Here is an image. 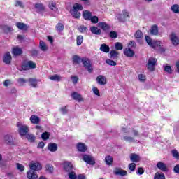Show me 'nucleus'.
Wrapping results in <instances>:
<instances>
[{"instance_id":"nucleus-1","label":"nucleus","mask_w":179,"mask_h":179,"mask_svg":"<svg viewBox=\"0 0 179 179\" xmlns=\"http://www.w3.org/2000/svg\"><path fill=\"white\" fill-rule=\"evenodd\" d=\"M131 136H124L122 138V141H124L125 142H128V143H135L136 141L134 136H139V131L136 129H132L130 132Z\"/></svg>"},{"instance_id":"nucleus-2","label":"nucleus","mask_w":179,"mask_h":179,"mask_svg":"<svg viewBox=\"0 0 179 179\" xmlns=\"http://www.w3.org/2000/svg\"><path fill=\"white\" fill-rule=\"evenodd\" d=\"M17 127L18 128V134H20V136H25L30 131L29 126L22 122H17Z\"/></svg>"},{"instance_id":"nucleus-3","label":"nucleus","mask_w":179,"mask_h":179,"mask_svg":"<svg viewBox=\"0 0 179 179\" xmlns=\"http://www.w3.org/2000/svg\"><path fill=\"white\" fill-rule=\"evenodd\" d=\"M156 65H157V59L155 57H150L146 65L147 69H148L150 72H153L156 69V68H155Z\"/></svg>"},{"instance_id":"nucleus-4","label":"nucleus","mask_w":179,"mask_h":179,"mask_svg":"<svg viewBox=\"0 0 179 179\" xmlns=\"http://www.w3.org/2000/svg\"><path fill=\"white\" fill-rule=\"evenodd\" d=\"M81 62L83 63L84 67L87 69L90 73H92V72H93V67L92 66V64H90V59H89V58L83 57L81 59Z\"/></svg>"},{"instance_id":"nucleus-5","label":"nucleus","mask_w":179,"mask_h":179,"mask_svg":"<svg viewBox=\"0 0 179 179\" xmlns=\"http://www.w3.org/2000/svg\"><path fill=\"white\" fill-rule=\"evenodd\" d=\"M83 160L87 163V164H90L91 166H94L96 164V159H94V157L90 155H83Z\"/></svg>"},{"instance_id":"nucleus-6","label":"nucleus","mask_w":179,"mask_h":179,"mask_svg":"<svg viewBox=\"0 0 179 179\" xmlns=\"http://www.w3.org/2000/svg\"><path fill=\"white\" fill-rule=\"evenodd\" d=\"M36 66H37V64H36L34 62L29 60L22 65V69L23 71H27L29 70V69H36Z\"/></svg>"},{"instance_id":"nucleus-7","label":"nucleus","mask_w":179,"mask_h":179,"mask_svg":"<svg viewBox=\"0 0 179 179\" xmlns=\"http://www.w3.org/2000/svg\"><path fill=\"white\" fill-rule=\"evenodd\" d=\"M116 17L119 20V22H125L127 17H129V13H128V10H124L121 13L118 14Z\"/></svg>"},{"instance_id":"nucleus-8","label":"nucleus","mask_w":179,"mask_h":179,"mask_svg":"<svg viewBox=\"0 0 179 179\" xmlns=\"http://www.w3.org/2000/svg\"><path fill=\"white\" fill-rule=\"evenodd\" d=\"M4 141L7 145H10L11 146H15L16 145V142H15V139L13 136L10 134H6L4 136Z\"/></svg>"},{"instance_id":"nucleus-9","label":"nucleus","mask_w":179,"mask_h":179,"mask_svg":"<svg viewBox=\"0 0 179 179\" xmlns=\"http://www.w3.org/2000/svg\"><path fill=\"white\" fill-rule=\"evenodd\" d=\"M29 167L31 171H38L42 169L41 164L37 162H31L29 164Z\"/></svg>"},{"instance_id":"nucleus-10","label":"nucleus","mask_w":179,"mask_h":179,"mask_svg":"<svg viewBox=\"0 0 179 179\" xmlns=\"http://www.w3.org/2000/svg\"><path fill=\"white\" fill-rule=\"evenodd\" d=\"M157 167L164 173L169 171V168L167 167V164H166L164 162H157Z\"/></svg>"},{"instance_id":"nucleus-11","label":"nucleus","mask_w":179,"mask_h":179,"mask_svg":"<svg viewBox=\"0 0 179 179\" xmlns=\"http://www.w3.org/2000/svg\"><path fill=\"white\" fill-rule=\"evenodd\" d=\"M71 97L73 99V100H76V101H78V103H82V101H83V97H82V95L78 92H73L71 94Z\"/></svg>"},{"instance_id":"nucleus-12","label":"nucleus","mask_w":179,"mask_h":179,"mask_svg":"<svg viewBox=\"0 0 179 179\" xmlns=\"http://www.w3.org/2000/svg\"><path fill=\"white\" fill-rule=\"evenodd\" d=\"M3 61L4 64H6L7 65H9V64H10V62H12V55H10V52H7L4 54Z\"/></svg>"},{"instance_id":"nucleus-13","label":"nucleus","mask_w":179,"mask_h":179,"mask_svg":"<svg viewBox=\"0 0 179 179\" xmlns=\"http://www.w3.org/2000/svg\"><path fill=\"white\" fill-rule=\"evenodd\" d=\"M63 166L65 171L69 172L73 170V164H72L71 162H64Z\"/></svg>"},{"instance_id":"nucleus-14","label":"nucleus","mask_w":179,"mask_h":179,"mask_svg":"<svg viewBox=\"0 0 179 179\" xmlns=\"http://www.w3.org/2000/svg\"><path fill=\"white\" fill-rule=\"evenodd\" d=\"M76 146L78 152L85 153V152L87 150V147H86V145L83 143H78Z\"/></svg>"},{"instance_id":"nucleus-15","label":"nucleus","mask_w":179,"mask_h":179,"mask_svg":"<svg viewBox=\"0 0 179 179\" xmlns=\"http://www.w3.org/2000/svg\"><path fill=\"white\" fill-rule=\"evenodd\" d=\"M150 33L152 36H158L159 35V26H157V24L152 25L150 29Z\"/></svg>"},{"instance_id":"nucleus-16","label":"nucleus","mask_w":179,"mask_h":179,"mask_svg":"<svg viewBox=\"0 0 179 179\" xmlns=\"http://www.w3.org/2000/svg\"><path fill=\"white\" fill-rule=\"evenodd\" d=\"M170 40L173 44V45H178L179 44V38L177 36V35H176V34H171V38Z\"/></svg>"},{"instance_id":"nucleus-17","label":"nucleus","mask_w":179,"mask_h":179,"mask_svg":"<svg viewBox=\"0 0 179 179\" xmlns=\"http://www.w3.org/2000/svg\"><path fill=\"white\" fill-rule=\"evenodd\" d=\"M130 160L134 163H138L141 162V157L138 154L131 153L130 155Z\"/></svg>"},{"instance_id":"nucleus-18","label":"nucleus","mask_w":179,"mask_h":179,"mask_svg":"<svg viewBox=\"0 0 179 179\" xmlns=\"http://www.w3.org/2000/svg\"><path fill=\"white\" fill-rule=\"evenodd\" d=\"M96 81L99 85H106L107 83V79L103 76L99 75L96 78Z\"/></svg>"},{"instance_id":"nucleus-19","label":"nucleus","mask_w":179,"mask_h":179,"mask_svg":"<svg viewBox=\"0 0 179 179\" xmlns=\"http://www.w3.org/2000/svg\"><path fill=\"white\" fill-rule=\"evenodd\" d=\"M16 27L20 30H23L24 31H26L29 29V26H27V24H26L23 22H17L16 23Z\"/></svg>"},{"instance_id":"nucleus-20","label":"nucleus","mask_w":179,"mask_h":179,"mask_svg":"<svg viewBox=\"0 0 179 179\" xmlns=\"http://www.w3.org/2000/svg\"><path fill=\"white\" fill-rule=\"evenodd\" d=\"M98 26L99 27H100V29H101L102 30H104L105 31L107 30H110V25H108V24L104 22H99L98 23Z\"/></svg>"},{"instance_id":"nucleus-21","label":"nucleus","mask_w":179,"mask_h":179,"mask_svg":"<svg viewBox=\"0 0 179 179\" xmlns=\"http://www.w3.org/2000/svg\"><path fill=\"white\" fill-rule=\"evenodd\" d=\"M27 177L29 179H37L38 178V176H37V173L34 172V171H29L27 173Z\"/></svg>"},{"instance_id":"nucleus-22","label":"nucleus","mask_w":179,"mask_h":179,"mask_svg":"<svg viewBox=\"0 0 179 179\" xmlns=\"http://www.w3.org/2000/svg\"><path fill=\"white\" fill-rule=\"evenodd\" d=\"M28 82L32 87H37L38 83V80H36V78H31L28 79Z\"/></svg>"},{"instance_id":"nucleus-23","label":"nucleus","mask_w":179,"mask_h":179,"mask_svg":"<svg viewBox=\"0 0 179 179\" xmlns=\"http://www.w3.org/2000/svg\"><path fill=\"white\" fill-rule=\"evenodd\" d=\"M124 54L126 55V57L131 58L134 57V55H135V52H134V50H131L130 48H126L124 50Z\"/></svg>"},{"instance_id":"nucleus-24","label":"nucleus","mask_w":179,"mask_h":179,"mask_svg":"<svg viewBox=\"0 0 179 179\" xmlns=\"http://www.w3.org/2000/svg\"><path fill=\"white\" fill-rule=\"evenodd\" d=\"M48 150H50V152H57V150H58V145L55 143H49Z\"/></svg>"},{"instance_id":"nucleus-25","label":"nucleus","mask_w":179,"mask_h":179,"mask_svg":"<svg viewBox=\"0 0 179 179\" xmlns=\"http://www.w3.org/2000/svg\"><path fill=\"white\" fill-rule=\"evenodd\" d=\"M70 13L71 15V16H73V17H74V19H80L81 14L79 11L76 10H73L71 9L70 10Z\"/></svg>"},{"instance_id":"nucleus-26","label":"nucleus","mask_w":179,"mask_h":179,"mask_svg":"<svg viewBox=\"0 0 179 179\" xmlns=\"http://www.w3.org/2000/svg\"><path fill=\"white\" fill-rule=\"evenodd\" d=\"M90 31L92 34H96V36L101 34V29H98L97 27H91Z\"/></svg>"},{"instance_id":"nucleus-27","label":"nucleus","mask_w":179,"mask_h":179,"mask_svg":"<svg viewBox=\"0 0 179 179\" xmlns=\"http://www.w3.org/2000/svg\"><path fill=\"white\" fill-rule=\"evenodd\" d=\"M100 51L102 52H106V54L110 52V46L106 43L101 44L99 48Z\"/></svg>"},{"instance_id":"nucleus-28","label":"nucleus","mask_w":179,"mask_h":179,"mask_svg":"<svg viewBox=\"0 0 179 179\" xmlns=\"http://www.w3.org/2000/svg\"><path fill=\"white\" fill-rule=\"evenodd\" d=\"M114 174H115V176H121L122 177H124V176H127V172L125 170L117 169L114 171Z\"/></svg>"},{"instance_id":"nucleus-29","label":"nucleus","mask_w":179,"mask_h":179,"mask_svg":"<svg viewBox=\"0 0 179 179\" xmlns=\"http://www.w3.org/2000/svg\"><path fill=\"white\" fill-rule=\"evenodd\" d=\"M83 17L85 20H90V18L92 17V13L89 10H84L83 12Z\"/></svg>"},{"instance_id":"nucleus-30","label":"nucleus","mask_w":179,"mask_h":179,"mask_svg":"<svg viewBox=\"0 0 179 179\" xmlns=\"http://www.w3.org/2000/svg\"><path fill=\"white\" fill-rule=\"evenodd\" d=\"M30 121L32 124H38L40 122V117L36 115H33L30 117Z\"/></svg>"},{"instance_id":"nucleus-31","label":"nucleus","mask_w":179,"mask_h":179,"mask_svg":"<svg viewBox=\"0 0 179 179\" xmlns=\"http://www.w3.org/2000/svg\"><path fill=\"white\" fill-rule=\"evenodd\" d=\"M145 41L147 44L150 45V47H152V48L155 47V41L152 40V38H150V36H145Z\"/></svg>"},{"instance_id":"nucleus-32","label":"nucleus","mask_w":179,"mask_h":179,"mask_svg":"<svg viewBox=\"0 0 179 179\" xmlns=\"http://www.w3.org/2000/svg\"><path fill=\"white\" fill-rule=\"evenodd\" d=\"M35 9L36 10V11H38L39 13L41 12H43L44 10V5H43V3H38L35 4Z\"/></svg>"},{"instance_id":"nucleus-33","label":"nucleus","mask_w":179,"mask_h":179,"mask_svg":"<svg viewBox=\"0 0 179 179\" xmlns=\"http://www.w3.org/2000/svg\"><path fill=\"white\" fill-rule=\"evenodd\" d=\"M110 55L111 59H117V58H118L120 55V52H118L116 50H111L110 52Z\"/></svg>"},{"instance_id":"nucleus-34","label":"nucleus","mask_w":179,"mask_h":179,"mask_svg":"<svg viewBox=\"0 0 179 179\" xmlns=\"http://www.w3.org/2000/svg\"><path fill=\"white\" fill-rule=\"evenodd\" d=\"M39 48L40 50H41V51H47V50H48V47H47V45L45 44V43L43 41H40L39 42Z\"/></svg>"},{"instance_id":"nucleus-35","label":"nucleus","mask_w":179,"mask_h":179,"mask_svg":"<svg viewBox=\"0 0 179 179\" xmlns=\"http://www.w3.org/2000/svg\"><path fill=\"white\" fill-rule=\"evenodd\" d=\"M156 47H159L161 51L164 52V48H163V43L161 41H155L154 47L152 48H156Z\"/></svg>"},{"instance_id":"nucleus-36","label":"nucleus","mask_w":179,"mask_h":179,"mask_svg":"<svg viewBox=\"0 0 179 179\" xmlns=\"http://www.w3.org/2000/svg\"><path fill=\"white\" fill-rule=\"evenodd\" d=\"M25 136L29 142L33 143L34 142V141H36V136H34V134L27 133Z\"/></svg>"},{"instance_id":"nucleus-37","label":"nucleus","mask_w":179,"mask_h":179,"mask_svg":"<svg viewBox=\"0 0 179 179\" xmlns=\"http://www.w3.org/2000/svg\"><path fill=\"white\" fill-rule=\"evenodd\" d=\"M62 78L61 76L57 74L49 76V79H50V80H55L56 82H60Z\"/></svg>"},{"instance_id":"nucleus-38","label":"nucleus","mask_w":179,"mask_h":179,"mask_svg":"<svg viewBox=\"0 0 179 179\" xmlns=\"http://www.w3.org/2000/svg\"><path fill=\"white\" fill-rule=\"evenodd\" d=\"M12 52H13V55H15L16 57L17 55H21L22 51L21 48L16 47L13 49Z\"/></svg>"},{"instance_id":"nucleus-39","label":"nucleus","mask_w":179,"mask_h":179,"mask_svg":"<svg viewBox=\"0 0 179 179\" xmlns=\"http://www.w3.org/2000/svg\"><path fill=\"white\" fill-rule=\"evenodd\" d=\"M73 64H79L82 62V59L78 55H74L72 57Z\"/></svg>"},{"instance_id":"nucleus-40","label":"nucleus","mask_w":179,"mask_h":179,"mask_svg":"<svg viewBox=\"0 0 179 179\" xmlns=\"http://www.w3.org/2000/svg\"><path fill=\"white\" fill-rule=\"evenodd\" d=\"M55 29H56L57 31H59V33H61V31H63V30H64V29H65V27H64L62 23L59 22L57 24Z\"/></svg>"},{"instance_id":"nucleus-41","label":"nucleus","mask_w":179,"mask_h":179,"mask_svg":"<svg viewBox=\"0 0 179 179\" xmlns=\"http://www.w3.org/2000/svg\"><path fill=\"white\" fill-rule=\"evenodd\" d=\"M73 10H77L79 12V10H83V6H82V4L76 3L73 5Z\"/></svg>"},{"instance_id":"nucleus-42","label":"nucleus","mask_w":179,"mask_h":179,"mask_svg":"<svg viewBox=\"0 0 179 179\" xmlns=\"http://www.w3.org/2000/svg\"><path fill=\"white\" fill-rule=\"evenodd\" d=\"M154 179H166V176H164V173L157 172L155 174Z\"/></svg>"},{"instance_id":"nucleus-43","label":"nucleus","mask_w":179,"mask_h":179,"mask_svg":"<svg viewBox=\"0 0 179 179\" xmlns=\"http://www.w3.org/2000/svg\"><path fill=\"white\" fill-rule=\"evenodd\" d=\"M134 37H135V38H138V39L143 38V33H142V31H141V30H137L136 31V33L134 34Z\"/></svg>"},{"instance_id":"nucleus-44","label":"nucleus","mask_w":179,"mask_h":179,"mask_svg":"<svg viewBox=\"0 0 179 179\" xmlns=\"http://www.w3.org/2000/svg\"><path fill=\"white\" fill-rule=\"evenodd\" d=\"M105 162L108 166H111L113 164V157L110 155L106 157Z\"/></svg>"},{"instance_id":"nucleus-45","label":"nucleus","mask_w":179,"mask_h":179,"mask_svg":"<svg viewBox=\"0 0 179 179\" xmlns=\"http://www.w3.org/2000/svg\"><path fill=\"white\" fill-rule=\"evenodd\" d=\"M49 8L51 10H53V12H58V8H57V4L55 3H50Z\"/></svg>"},{"instance_id":"nucleus-46","label":"nucleus","mask_w":179,"mask_h":179,"mask_svg":"<svg viewBox=\"0 0 179 179\" xmlns=\"http://www.w3.org/2000/svg\"><path fill=\"white\" fill-rule=\"evenodd\" d=\"M171 10L173 12V13H179V5L173 4L171 6Z\"/></svg>"},{"instance_id":"nucleus-47","label":"nucleus","mask_w":179,"mask_h":179,"mask_svg":"<svg viewBox=\"0 0 179 179\" xmlns=\"http://www.w3.org/2000/svg\"><path fill=\"white\" fill-rule=\"evenodd\" d=\"M115 50L120 51V50H122V48H124V46L122 45V43H121L120 42H116L115 43Z\"/></svg>"},{"instance_id":"nucleus-48","label":"nucleus","mask_w":179,"mask_h":179,"mask_svg":"<svg viewBox=\"0 0 179 179\" xmlns=\"http://www.w3.org/2000/svg\"><path fill=\"white\" fill-rule=\"evenodd\" d=\"M164 71H165V72H167V73H173V69H171V67L169 66V64L164 66Z\"/></svg>"},{"instance_id":"nucleus-49","label":"nucleus","mask_w":179,"mask_h":179,"mask_svg":"<svg viewBox=\"0 0 179 179\" xmlns=\"http://www.w3.org/2000/svg\"><path fill=\"white\" fill-rule=\"evenodd\" d=\"M41 138L43 141H47V139L50 138V133L45 131L41 134Z\"/></svg>"},{"instance_id":"nucleus-50","label":"nucleus","mask_w":179,"mask_h":179,"mask_svg":"<svg viewBox=\"0 0 179 179\" xmlns=\"http://www.w3.org/2000/svg\"><path fill=\"white\" fill-rule=\"evenodd\" d=\"M76 42L77 45H82V43H83V36L80 35L77 36Z\"/></svg>"},{"instance_id":"nucleus-51","label":"nucleus","mask_w":179,"mask_h":179,"mask_svg":"<svg viewBox=\"0 0 179 179\" xmlns=\"http://www.w3.org/2000/svg\"><path fill=\"white\" fill-rule=\"evenodd\" d=\"M106 62L108 64V65H110V66H115V65H117V62L110 59H107Z\"/></svg>"},{"instance_id":"nucleus-52","label":"nucleus","mask_w":179,"mask_h":179,"mask_svg":"<svg viewBox=\"0 0 179 179\" xmlns=\"http://www.w3.org/2000/svg\"><path fill=\"white\" fill-rule=\"evenodd\" d=\"M69 179H76L78 178V176H76V173L73 171L69 172L68 174Z\"/></svg>"},{"instance_id":"nucleus-53","label":"nucleus","mask_w":179,"mask_h":179,"mask_svg":"<svg viewBox=\"0 0 179 179\" xmlns=\"http://www.w3.org/2000/svg\"><path fill=\"white\" fill-rule=\"evenodd\" d=\"M45 169L48 173H52V171H54V167L51 164H47Z\"/></svg>"},{"instance_id":"nucleus-54","label":"nucleus","mask_w":179,"mask_h":179,"mask_svg":"<svg viewBox=\"0 0 179 179\" xmlns=\"http://www.w3.org/2000/svg\"><path fill=\"white\" fill-rule=\"evenodd\" d=\"M17 83L20 86H23L24 83H27V81L24 78H20L17 80Z\"/></svg>"},{"instance_id":"nucleus-55","label":"nucleus","mask_w":179,"mask_h":179,"mask_svg":"<svg viewBox=\"0 0 179 179\" xmlns=\"http://www.w3.org/2000/svg\"><path fill=\"white\" fill-rule=\"evenodd\" d=\"M109 36L110 38H117L118 37V34L116 31H112L110 32Z\"/></svg>"},{"instance_id":"nucleus-56","label":"nucleus","mask_w":179,"mask_h":179,"mask_svg":"<svg viewBox=\"0 0 179 179\" xmlns=\"http://www.w3.org/2000/svg\"><path fill=\"white\" fill-rule=\"evenodd\" d=\"M16 167L19 171H24V166L22 165L21 164L17 163Z\"/></svg>"},{"instance_id":"nucleus-57","label":"nucleus","mask_w":179,"mask_h":179,"mask_svg":"<svg viewBox=\"0 0 179 179\" xmlns=\"http://www.w3.org/2000/svg\"><path fill=\"white\" fill-rule=\"evenodd\" d=\"M15 6L17 7H20V8H24V5H23V2H22L19 0L15 1Z\"/></svg>"},{"instance_id":"nucleus-58","label":"nucleus","mask_w":179,"mask_h":179,"mask_svg":"<svg viewBox=\"0 0 179 179\" xmlns=\"http://www.w3.org/2000/svg\"><path fill=\"white\" fill-rule=\"evenodd\" d=\"M90 20H91L92 23H99V17L97 16L91 17Z\"/></svg>"},{"instance_id":"nucleus-59","label":"nucleus","mask_w":179,"mask_h":179,"mask_svg":"<svg viewBox=\"0 0 179 179\" xmlns=\"http://www.w3.org/2000/svg\"><path fill=\"white\" fill-rule=\"evenodd\" d=\"M92 92L94 93L96 96H98V97H100V92L99 91V89L96 87H94L92 88Z\"/></svg>"},{"instance_id":"nucleus-60","label":"nucleus","mask_w":179,"mask_h":179,"mask_svg":"<svg viewBox=\"0 0 179 179\" xmlns=\"http://www.w3.org/2000/svg\"><path fill=\"white\" fill-rule=\"evenodd\" d=\"M138 80L141 82H145V80H146V76H145L144 74H139L138 75Z\"/></svg>"},{"instance_id":"nucleus-61","label":"nucleus","mask_w":179,"mask_h":179,"mask_svg":"<svg viewBox=\"0 0 179 179\" xmlns=\"http://www.w3.org/2000/svg\"><path fill=\"white\" fill-rule=\"evenodd\" d=\"M136 167V164L135 163H131L129 164V169L131 170V171H135Z\"/></svg>"},{"instance_id":"nucleus-62","label":"nucleus","mask_w":179,"mask_h":179,"mask_svg":"<svg viewBox=\"0 0 179 179\" xmlns=\"http://www.w3.org/2000/svg\"><path fill=\"white\" fill-rule=\"evenodd\" d=\"M3 85L5 86V87H8V86H10V85H12V81L10 80H6L3 83Z\"/></svg>"},{"instance_id":"nucleus-63","label":"nucleus","mask_w":179,"mask_h":179,"mask_svg":"<svg viewBox=\"0 0 179 179\" xmlns=\"http://www.w3.org/2000/svg\"><path fill=\"white\" fill-rule=\"evenodd\" d=\"M78 30L80 33H83L84 31H86V30H87V28L83 25H81L78 27Z\"/></svg>"},{"instance_id":"nucleus-64","label":"nucleus","mask_w":179,"mask_h":179,"mask_svg":"<svg viewBox=\"0 0 179 179\" xmlns=\"http://www.w3.org/2000/svg\"><path fill=\"white\" fill-rule=\"evenodd\" d=\"M172 155L173 157H175L176 159H178L179 153L178 151H177V150H172Z\"/></svg>"}]
</instances>
